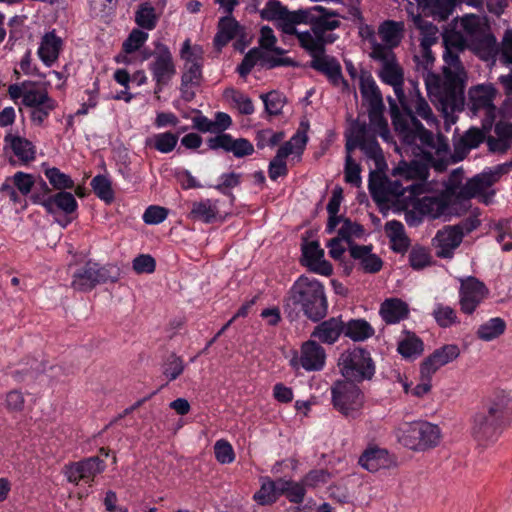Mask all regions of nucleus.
Returning a JSON list of instances; mask_svg holds the SVG:
<instances>
[{"label":"nucleus","instance_id":"nucleus-1","mask_svg":"<svg viewBox=\"0 0 512 512\" xmlns=\"http://www.w3.org/2000/svg\"><path fill=\"white\" fill-rule=\"evenodd\" d=\"M264 20L273 21L286 35H296L300 46L306 51H321L326 44L333 43L337 36L328 33L340 27L338 13L323 6L309 10L289 11L278 0H269L260 11Z\"/></svg>","mask_w":512,"mask_h":512},{"label":"nucleus","instance_id":"nucleus-2","mask_svg":"<svg viewBox=\"0 0 512 512\" xmlns=\"http://www.w3.org/2000/svg\"><path fill=\"white\" fill-rule=\"evenodd\" d=\"M412 88L408 94L397 100L388 97L389 113L395 132L406 146L417 149L424 154L444 155L449 150L447 139L425 129L416 116L423 118L428 124H435L436 118L431 107L421 95L418 84L411 81Z\"/></svg>","mask_w":512,"mask_h":512},{"label":"nucleus","instance_id":"nucleus-3","mask_svg":"<svg viewBox=\"0 0 512 512\" xmlns=\"http://www.w3.org/2000/svg\"><path fill=\"white\" fill-rule=\"evenodd\" d=\"M415 69L422 75L426 90L432 102L442 111L446 121L454 123L455 112L462 111L465 104L463 87H456L452 81L448 82L446 74L443 76L432 71L435 57L429 47H419L414 55Z\"/></svg>","mask_w":512,"mask_h":512},{"label":"nucleus","instance_id":"nucleus-4","mask_svg":"<svg viewBox=\"0 0 512 512\" xmlns=\"http://www.w3.org/2000/svg\"><path fill=\"white\" fill-rule=\"evenodd\" d=\"M283 308L289 315L300 309L308 319L321 320L328 311L324 285L314 278L300 276L284 298Z\"/></svg>","mask_w":512,"mask_h":512},{"label":"nucleus","instance_id":"nucleus-5","mask_svg":"<svg viewBox=\"0 0 512 512\" xmlns=\"http://www.w3.org/2000/svg\"><path fill=\"white\" fill-rule=\"evenodd\" d=\"M395 436L402 446L418 452L438 446L442 438L439 426L421 420L399 424Z\"/></svg>","mask_w":512,"mask_h":512},{"label":"nucleus","instance_id":"nucleus-6","mask_svg":"<svg viewBox=\"0 0 512 512\" xmlns=\"http://www.w3.org/2000/svg\"><path fill=\"white\" fill-rule=\"evenodd\" d=\"M376 135L380 136L371 127V123L366 124V122L357 119L350 127L345 149L346 152H352L356 148L361 149L365 156L374 162L377 171H384L387 164L383 151L376 140Z\"/></svg>","mask_w":512,"mask_h":512},{"label":"nucleus","instance_id":"nucleus-7","mask_svg":"<svg viewBox=\"0 0 512 512\" xmlns=\"http://www.w3.org/2000/svg\"><path fill=\"white\" fill-rule=\"evenodd\" d=\"M359 90L364 103L368 105V117L371 127L387 140L390 134L388 123L383 116L385 110L382 93L372 75L361 71L359 75Z\"/></svg>","mask_w":512,"mask_h":512},{"label":"nucleus","instance_id":"nucleus-8","mask_svg":"<svg viewBox=\"0 0 512 512\" xmlns=\"http://www.w3.org/2000/svg\"><path fill=\"white\" fill-rule=\"evenodd\" d=\"M443 42L445 46L443 73L446 74L448 82L452 81L457 88L463 87L465 90L467 73L459 59V52L465 50L466 40L461 33L449 31L443 35Z\"/></svg>","mask_w":512,"mask_h":512},{"label":"nucleus","instance_id":"nucleus-9","mask_svg":"<svg viewBox=\"0 0 512 512\" xmlns=\"http://www.w3.org/2000/svg\"><path fill=\"white\" fill-rule=\"evenodd\" d=\"M338 366L344 380L362 382L370 380L375 373V366L369 352L362 348H354L343 352Z\"/></svg>","mask_w":512,"mask_h":512},{"label":"nucleus","instance_id":"nucleus-10","mask_svg":"<svg viewBox=\"0 0 512 512\" xmlns=\"http://www.w3.org/2000/svg\"><path fill=\"white\" fill-rule=\"evenodd\" d=\"M471 49L484 61L495 63L497 57L504 65L512 64V30H507L502 38L501 45L495 36L486 32L471 41Z\"/></svg>","mask_w":512,"mask_h":512},{"label":"nucleus","instance_id":"nucleus-11","mask_svg":"<svg viewBox=\"0 0 512 512\" xmlns=\"http://www.w3.org/2000/svg\"><path fill=\"white\" fill-rule=\"evenodd\" d=\"M399 175L406 182L414 180L411 184L406 186L400 180H390L391 188L389 189V201L394 197H399L409 191L413 196H420L426 192L427 184L424 182L427 169L416 162L408 164L401 162L394 170L393 176Z\"/></svg>","mask_w":512,"mask_h":512},{"label":"nucleus","instance_id":"nucleus-12","mask_svg":"<svg viewBox=\"0 0 512 512\" xmlns=\"http://www.w3.org/2000/svg\"><path fill=\"white\" fill-rule=\"evenodd\" d=\"M370 57L381 63L379 77L382 82L391 85L396 98L403 97L404 71L396 59V55L389 47H382L380 43L374 42Z\"/></svg>","mask_w":512,"mask_h":512},{"label":"nucleus","instance_id":"nucleus-13","mask_svg":"<svg viewBox=\"0 0 512 512\" xmlns=\"http://www.w3.org/2000/svg\"><path fill=\"white\" fill-rule=\"evenodd\" d=\"M331 393L334 408L344 416H354L364 404V394L354 382L338 380Z\"/></svg>","mask_w":512,"mask_h":512},{"label":"nucleus","instance_id":"nucleus-14","mask_svg":"<svg viewBox=\"0 0 512 512\" xmlns=\"http://www.w3.org/2000/svg\"><path fill=\"white\" fill-rule=\"evenodd\" d=\"M488 295L489 289L478 278L469 276L460 279L459 305L462 313L472 315Z\"/></svg>","mask_w":512,"mask_h":512},{"label":"nucleus","instance_id":"nucleus-15","mask_svg":"<svg viewBox=\"0 0 512 512\" xmlns=\"http://www.w3.org/2000/svg\"><path fill=\"white\" fill-rule=\"evenodd\" d=\"M117 279L118 274L110 275L108 268L88 261L73 274L71 286L77 291H89L97 284L108 281L115 282Z\"/></svg>","mask_w":512,"mask_h":512},{"label":"nucleus","instance_id":"nucleus-16","mask_svg":"<svg viewBox=\"0 0 512 512\" xmlns=\"http://www.w3.org/2000/svg\"><path fill=\"white\" fill-rule=\"evenodd\" d=\"M307 52L312 57L311 68L324 74L334 86L340 87L342 92L350 91L348 82L343 78L340 63L334 57L325 54V47H322L321 51Z\"/></svg>","mask_w":512,"mask_h":512},{"label":"nucleus","instance_id":"nucleus-17","mask_svg":"<svg viewBox=\"0 0 512 512\" xmlns=\"http://www.w3.org/2000/svg\"><path fill=\"white\" fill-rule=\"evenodd\" d=\"M43 187L45 189V194L42 196H34V201L41 204L48 213H62L65 216H69L76 212L78 203L72 193L59 191L51 194L50 189L45 182L43 183Z\"/></svg>","mask_w":512,"mask_h":512},{"label":"nucleus","instance_id":"nucleus-18","mask_svg":"<svg viewBox=\"0 0 512 512\" xmlns=\"http://www.w3.org/2000/svg\"><path fill=\"white\" fill-rule=\"evenodd\" d=\"M203 51L199 46L191 47L186 40L181 49V58L185 61L181 81L191 86H200L202 82Z\"/></svg>","mask_w":512,"mask_h":512},{"label":"nucleus","instance_id":"nucleus-19","mask_svg":"<svg viewBox=\"0 0 512 512\" xmlns=\"http://www.w3.org/2000/svg\"><path fill=\"white\" fill-rule=\"evenodd\" d=\"M157 49L154 60L150 64V71L156 82V88L160 91L175 76L176 67L167 46L159 44Z\"/></svg>","mask_w":512,"mask_h":512},{"label":"nucleus","instance_id":"nucleus-20","mask_svg":"<svg viewBox=\"0 0 512 512\" xmlns=\"http://www.w3.org/2000/svg\"><path fill=\"white\" fill-rule=\"evenodd\" d=\"M452 200L443 192L433 196H423L414 202V209L421 216L429 219H438L442 216H451Z\"/></svg>","mask_w":512,"mask_h":512},{"label":"nucleus","instance_id":"nucleus-21","mask_svg":"<svg viewBox=\"0 0 512 512\" xmlns=\"http://www.w3.org/2000/svg\"><path fill=\"white\" fill-rule=\"evenodd\" d=\"M103 470V461L98 456H94L66 465L65 475L69 482L78 484L80 480L93 481L95 476Z\"/></svg>","mask_w":512,"mask_h":512},{"label":"nucleus","instance_id":"nucleus-22","mask_svg":"<svg viewBox=\"0 0 512 512\" xmlns=\"http://www.w3.org/2000/svg\"><path fill=\"white\" fill-rule=\"evenodd\" d=\"M505 174L507 173L505 170H502V165L500 164L488 172L474 176L464 184L463 190L460 192V197L462 199H471L484 193Z\"/></svg>","mask_w":512,"mask_h":512},{"label":"nucleus","instance_id":"nucleus-23","mask_svg":"<svg viewBox=\"0 0 512 512\" xmlns=\"http://www.w3.org/2000/svg\"><path fill=\"white\" fill-rule=\"evenodd\" d=\"M459 355L460 349L456 344L444 345L423 360L420 372L425 377H432L439 368L457 359Z\"/></svg>","mask_w":512,"mask_h":512},{"label":"nucleus","instance_id":"nucleus-24","mask_svg":"<svg viewBox=\"0 0 512 512\" xmlns=\"http://www.w3.org/2000/svg\"><path fill=\"white\" fill-rule=\"evenodd\" d=\"M503 426L504 424L481 409L472 418L471 433L478 441H492L499 435Z\"/></svg>","mask_w":512,"mask_h":512},{"label":"nucleus","instance_id":"nucleus-25","mask_svg":"<svg viewBox=\"0 0 512 512\" xmlns=\"http://www.w3.org/2000/svg\"><path fill=\"white\" fill-rule=\"evenodd\" d=\"M463 238L452 225L444 226L438 230L432 239V246L439 258H452L454 251L460 246Z\"/></svg>","mask_w":512,"mask_h":512},{"label":"nucleus","instance_id":"nucleus-26","mask_svg":"<svg viewBox=\"0 0 512 512\" xmlns=\"http://www.w3.org/2000/svg\"><path fill=\"white\" fill-rule=\"evenodd\" d=\"M496 94L497 90L492 84H480L470 88L468 92L470 109L474 114L484 110L487 115H491L495 110L493 100Z\"/></svg>","mask_w":512,"mask_h":512},{"label":"nucleus","instance_id":"nucleus-27","mask_svg":"<svg viewBox=\"0 0 512 512\" xmlns=\"http://www.w3.org/2000/svg\"><path fill=\"white\" fill-rule=\"evenodd\" d=\"M302 253L305 260L304 265L311 271L324 276L332 274V265L323 258L324 250L320 248L318 241L303 243Z\"/></svg>","mask_w":512,"mask_h":512},{"label":"nucleus","instance_id":"nucleus-28","mask_svg":"<svg viewBox=\"0 0 512 512\" xmlns=\"http://www.w3.org/2000/svg\"><path fill=\"white\" fill-rule=\"evenodd\" d=\"M482 410L505 425L512 413V399L504 391L495 392L485 400Z\"/></svg>","mask_w":512,"mask_h":512},{"label":"nucleus","instance_id":"nucleus-29","mask_svg":"<svg viewBox=\"0 0 512 512\" xmlns=\"http://www.w3.org/2000/svg\"><path fill=\"white\" fill-rule=\"evenodd\" d=\"M325 359V350L316 341L309 340L302 345L300 364L305 370H321L325 364Z\"/></svg>","mask_w":512,"mask_h":512},{"label":"nucleus","instance_id":"nucleus-30","mask_svg":"<svg viewBox=\"0 0 512 512\" xmlns=\"http://www.w3.org/2000/svg\"><path fill=\"white\" fill-rule=\"evenodd\" d=\"M244 36V28L230 15L220 18L218 31L214 37V45L218 50L227 45L232 39Z\"/></svg>","mask_w":512,"mask_h":512},{"label":"nucleus","instance_id":"nucleus-31","mask_svg":"<svg viewBox=\"0 0 512 512\" xmlns=\"http://www.w3.org/2000/svg\"><path fill=\"white\" fill-rule=\"evenodd\" d=\"M371 245H357L350 243L349 251L353 259L358 260L366 273H377L383 266V261L376 254L371 253Z\"/></svg>","mask_w":512,"mask_h":512},{"label":"nucleus","instance_id":"nucleus-32","mask_svg":"<svg viewBox=\"0 0 512 512\" xmlns=\"http://www.w3.org/2000/svg\"><path fill=\"white\" fill-rule=\"evenodd\" d=\"M359 464L370 472L390 468L394 461L385 449L372 447L366 449L359 458Z\"/></svg>","mask_w":512,"mask_h":512},{"label":"nucleus","instance_id":"nucleus-33","mask_svg":"<svg viewBox=\"0 0 512 512\" xmlns=\"http://www.w3.org/2000/svg\"><path fill=\"white\" fill-rule=\"evenodd\" d=\"M344 322L341 317H332L318 324L313 332L312 337L318 339L325 344L335 343L341 334H344Z\"/></svg>","mask_w":512,"mask_h":512},{"label":"nucleus","instance_id":"nucleus-34","mask_svg":"<svg viewBox=\"0 0 512 512\" xmlns=\"http://www.w3.org/2000/svg\"><path fill=\"white\" fill-rule=\"evenodd\" d=\"M62 44V39L55 31L48 32L42 37L38 55L45 65L51 66L58 59Z\"/></svg>","mask_w":512,"mask_h":512},{"label":"nucleus","instance_id":"nucleus-35","mask_svg":"<svg viewBox=\"0 0 512 512\" xmlns=\"http://www.w3.org/2000/svg\"><path fill=\"white\" fill-rule=\"evenodd\" d=\"M409 308L407 303L398 298L386 299L380 307V315L387 324H396L407 318Z\"/></svg>","mask_w":512,"mask_h":512},{"label":"nucleus","instance_id":"nucleus-36","mask_svg":"<svg viewBox=\"0 0 512 512\" xmlns=\"http://www.w3.org/2000/svg\"><path fill=\"white\" fill-rule=\"evenodd\" d=\"M404 32V23L396 22L393 20L384 21L378 28V34L380 35L384 44H380L382 47H389L391 51L397 47L402 38Z\"/></svg>","mask_w":512,"mask_h":512},{"label":"nucleus","instance_id":"nucleus-37","mask_svg":"<svg viewBox=\"0 0 512 512\" xmlns=\"http://www.w3.org/2000/svg\"><path fill=\"white\" fill-rule=\"evenodd\" d=\"M5 141L9 143L14 155L22 163L27 164L35 159V146L28 139L7 134L5 136Z\"/></svg>","mask_w":512,"mask_h":512},{"label":"nucleus","instance_id":"nucleus-38","mask_svg":"<svg viewBox=\"0 0 512 512\" xmlns=\"http://www.w3.org/2000/svg\"><path fill=\"white\" fill-rule=\"evenodd\" d=\"M382 171H371L369 177V191L374 201L378 203L389 202L390 179L381 174Z\"/></svg>","mask_w":512,"mask_h":512},{"label":"nucleus","instance_id":"nucleus-39","mask_svg":"<svg viewBox=\"0 0 512 512\" xmlns=\"http://www.w3.org/2000/svg\"><path fill=\"white\" fill-rule=\"evenodd\" d=\"M485 140L483 130L472 127L468 129L455 143V152L461 155V159L471 150L477 148Z\"/></svg>","mask_w":512,"mask_h":512},{"label":"nucleus","instance_id":"nucleus-40","mask_svg":"<svg viewBox=\"0 0 512 512\" xmlns=\"http://www.w3.org/2000/svg\"><path fill=\"white\" fill-rule=\"evenodd\" d=\"M414 26L421 32L420 47H429L435 44L438 40V28L431 22L425 20L419 14H414L409 11Z\"/></svg>","mask_w":512,"mask_h":512},{"label":"nucleus","instance_id":"nucleus-41","mask_svg":"<svg viewBox=\"0 0 512 512\" xmlns=\"http://www.w3.org/2000/svg\"><path fill=\"white\" fill-rule=\"evenodd\" d=\"M506 327L504 319L494 317L479 325L476 336L485 342L493 341L505 333Z\"/></svg>","mask_w":512,"mask_h":512},{"label":"nucleus","instance_id":"nucleus-42","mask_svg":"<svg viewBox=\"0 0 512 512\" xmlns=\"http://www.w3.org/2000/svg\"><path fill=\"white\" fill-rule=\"evenodd\" d=\"M344 335L355 342L365 341L375 333L374 328L364 319H352L344 323Z\"/></svg>","mask_w":512,"mask_h":512},{"label":"nucleus","instance_id":"nucleus-43","mask_svg":"<svg viewBox=\"0 0 512 512\" xmlns=\"http://www.w3.org/2000/svg\"><path fill=\"white\" fill-rule=\"evenodd\" d=\"M428 12L439 21L448 19L455 7V0H417Z\"/></svg>","mask_w":512,"mask_h":512},{"label":"nucleus","instance_id":"nucleus-44","mask_svg":"<svg viewBox=\"0 0 512 512\" xmlns=\"http://www.w3.org/2000/svg\"><path fill=\"white\" fill-rule=\"evenodd\" d=\"M178 143V135L172 132L155 134L145 140V146L161 153L172 152Z\"/></svg>","mask_w":512,"mask_h":512},{"label":"nucleus","instance_id":"nucleus-45","mask_svg":"<svg viewBox=\"0 0 512 512\" xmlns=\"http://www.w3.org/2000/svg\"><path fill=\"white\" fill-rule=\"evenodd\" d=\"M461 27L471 38V41L488 32L489 30L486 19L475 14H469L462 17Z\"/></svg>","mask_w":512,"mask_h":512},{"label":"nucleus","instance_id":"nucleus-46","mask_svg":"<svg viewBox=\"0 0 512 512\" xmlns=\"http://www.w3.org/2000/svg\"><path fill=\"white\" fill-rule=\"evenodd\" d=\"M218 209L211 200H201L192 204L190 216L205 223H211L216 219Z\"/></svg>","mask_w":512,"mask_h":512},{"label":"nucleus","instance_id":"nucleus-47","mask_svg":"<svg viewBox=\"0 0 512 512\" xmlns=\"http://www.w3.org/2000/svg\"><path fill=\"white\" fill-rule=\"evenodd\" d=\"M432 315L436 323L441 328H449L453 325L460 324L456 310L448 305L441 303L437 304L432 312Z\"/></svg>","mask_w":512,"mask_h":512},{"label":"nucleus","instance_id":"nucleus-48","mask_svg":"<svg viewBox=\"0 0 512 512\" xmlns=\"http://www.w3.org/2000/svg\"><path fill=\"white\" fill-rule=\"evenodd\" d=\"M223 95L228 101H231L235 105L241 114L251 115L254 112V105L251 98L242 92L234 88H227Z\"/></svg>","mask_w":512,"mask_h":512},{"label":"nucleus","instance_id":"nucleus-49","mask_svg":"<svg viewBox=\"0 0 512 512\" xmlns=\"http://www.w3.org/2000/svg\"><path fill=\"white\" fill-rule=\"evenodd\" d=\"M57 107V102L49 97L47 100H43L42 104H36L31 107L30 119L35 125H42L45 119L49 117L52 111Z\"/></svg>","mask_w":512,"mask_h":512},{"label":"nucleus","instance_id":"nucleus-50","mask_svg":"<svg viewBox=\"0 0 512 512\" xmlns=\"http://www.w3.org/2000/svg\"><path fill=\"white\" fill-rule=\"evenodd\" d=\"M45 176L56 190L64 191L66 189H73L75 186L72 178L56 167L45 169Z\"/></svg>","mask_w":512,"mask_h":512},{"label":"nucleus","instance_id":"nucleus-51","mask_svg":"<svg viewBox=\"0 0 512 512\" xmlns=\"http://www.w3.org/2000/svg\"><path fill=\"white\" fill-rule=\"evenodd\" d=\"M423 350L422 340L415 335H407L398 345L399 353L405 358L419 356L422 354Z\"/></svg>","mask_w":512,"mask_h":512},{"label":"nucleus","instance_id":"nucleus-52","mask_svg":"<svg viewBox=\"0 0 512 512\" xmlns=\"http://www.w3.org/2000/svg\"><path fill=\"white\" fill-rule=\"evenodd\" d=\"M94 193L103 201L111 203L114 199L111 181L102 175L95 176L91 181Z\"/></svg>","mask_w":512,"mask_h":512},{"label":"nucleus","instance_id":"nucleus-53","mask_svg":"<svg viewBox=\"0 0 512 512\" xmlns=\"http://www.w3.org/2000/svg\"><path fill=\"white\" fill-rule=\"evenodd\" d=\"M260 98L264 102L265 110L269 115H279L286 102L285 97L277 91L262 94Z\"/></svg>","mask_w":512,"mask_h":512},{"label":"nucleus","instance_id":"nucleus-54","mask_svg":"<svg viewBox=\"0 0 512 512\" xmlns=\"http://www.w3.org/2000/svg\"><path fill=\"white\" fill-rule=\"evenodd\" d=\"M49 97L46 86L40 85L38 82H34V85L26 92L25 98L22 100V104L25 107L31 108L36 104H42V101L47 100Z\"/></svg>","mask_w":512,"mask_h":512},{"label":"nucleus","instance_id":"nucleus-55","mask_svg":"<svg viewBox=\"0 0 512 512\" xmlns=\"http://www.w3.org/2000/svg\"><path fill=\"white\" fill-rule=\"evenodd\" d=\"M185 365L181 357L171 354L163 365V375L168 381L177 379L184 371Z\"/></svg>","mask_w":512,"mask_h":512},{"label":"nucleus","instance_id":"nucleus-56","mask_svg":"<svg viewBox=\"0 0 512 512\" xmlns=\"http://www.w3.org/2000/svg\"><path fill=\"white\" fill-rule=\"evenodd\" d=\"M463 179V170L458 168L451 172L448 181L445 184V189L442 191L445 193L451 200L455 198H461L460 192L463 190L462 185Z\"/></svg>","mask_w":512,"mask_h":512},{"label":"nucleus","instance_id":"nucleus-57","mask_svg":"<svg viewBox=\"0 0 512 512\" xmlns=\"http://www.w3.org/2000/svg\"><path fill=\"white\" fill-rule=\"evenodd\" d=\"M157 17L154 8L148 4H141L135 15V21L138 26L151 30L156 26Z\"/></svg>","mask_w":512,"mask_h":512},{"label":"nucleus","instance_id":"nucleus-58","mask_svg":"<svg viewBox=\"0 0 512 512\" xmlns=\"http://www.w3.org/2000/svg\"><path fill=\"white\" fill-rule=\"evenodd\" d=\"M147 39L148 34L146 32L133 29L128 38L123 42L122 50L125 54H131L139 50Z\"/></svg>","mask_w":512,"mask_h":512},{"label":"nucleus","instance_id":"nucleus-59","mask_svg":"<svg viewBox=\"0 0 512 512\" xmlns=\"http://www.w3.org/2000/svg\"><path fill=\"white\" fill-rule=\"evenodd\" d=\"M361 168L358 163H356L352 156L351 152H346L345 158V181L354 186H359L361 183L360 176Z\"/></svg>","mask_w":512,"mask_h":512},{"label":"nucleus","instance_id":"nucleus-60","mask_svg":"<svg viewBox=\"0 0 512 512\" xmlns=\"http://www.w3.org/2000/svg\"><path fill=\"white\" fill-rule=\"evenodd\" d=\"M430 261V254L423 247H413L409 252V263L413 269H423L430 265Z\"/></svg>","mask_w":512,"mask_h":512},{"label":"nucleus","instance_id":"nucleus-61","mask_svg":"<svg viewBox=\"0 0 512 512\" xmlns=\"http://www.w3.org/2000/svg\"><path fill=\"white\" fill-rule=\"evenodd\" d=\"M214 453L218 462L221 464H229L234 461V450L226 440H218L214 445Z\"/></svg>","mask_w":512,"mask_h":512},{"label":"nucleus","instance_id":"nucleus-62","mask_svg":"<svg viewBox=\"0 0 512 512\" xmlns=\"http://www.w3.org/2000/svg\"><path fill=\"white\" fill-rule=\"evenodd\" d=\"M262 52L257 49L253 48L251 49L243 58L241 64L239 65L237 71L240 74L241 77L247 76L253 67L256 65V63L260 60L261 61Z\"/></svg>","mask_w":512,"mask_h":512},{"label":"nucleus","instance_id":"nucleus-63","mask_svg":"<svg viewBox=\"0 0 512 512\" xmlns=\"http://www.w3.org/2000/svg\"><path fill=\"white\" fill-rule=\"evenodd\" d=\"M132 267L137 274H150L155 271L156 262L151 255L141 254L133 260Z\"/></svg>","mask_w":512,"mask_h":512},{"label":"nucleus","instance_id":"nucleus-64","mask_svg":"<svg viewBox=\"0 0 512 512\" xmlns=\"http://www.w3.org/2000/svg\"><path fill=\"white\" fill-rule=\"evenodd\" d=\"M273 487L274 485H272L271 481L263 482L260 490L254 494V500L260 505L274 503L277 500V496Z\"/></svg>","mask_w":512,"mask_h":512}]
</instances>
